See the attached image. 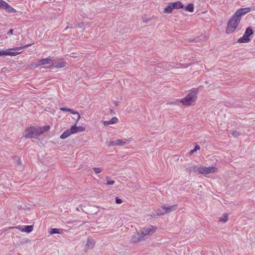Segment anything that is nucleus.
<instances>
[{"mask_svg":"<svg viewBox=\"0 0 255 255\" xmlns=\"http://www.w3.org/2000/svg\"><path fill=\"white\" fill-rule=\"evenodd\" d=\"M251 9L250 7H245L237 10L227 23L226 33L229 34L234 31L240 22L241 16L250 12Z\"/></svg>","mask_w":255,"mask_h":255,"instance_id":"f257e3e1","label":"nucleus"},{"mask_svg":"<svg viewBox=\"0 0 255 255\" xmlns=\"http://www.w3.org/2000/svg\"><path fill=\"white\" fill-rule=\"evenodd\" d=\"M198 92V89H193L186 97L181 99H178L177 101L184 106L189 107L192 106L197 99Z\"/></svg>","mask_w":255,"mask_h":255,"instance_id":"f03ea898","label":"nucleus"},{"mask_svg":"<svg viewBox=\"0 0 255 255\" xmlns=\"http://www.w3.org/2000/svg\"><path fill=\"white\" fill-rule=\"evenodd\" d=\"M85 130V128L83 127H77L76 125L71 126L70 129L66 130L60 135V138L65 139L71 134H75L78 132H83Z\"/></svg>","mask_w":255,"mask_h":255,"instance_id":"7ed1b4c3","label":"nucleus"},{"mask_svg":"<svg viewBox=\"0 0 255 255\" xmlns=\"http://www.w3.org/2000/svg\"><path fill=\"white\" fill-rule=\"evenodd\" d=\"M218 168L214 166H202L199 167L194 166L193 167V171L194 172H198L199 173L202 174H207L210 173H213L217 172Z\"/></svg>","mask_w":255,"mask_h":255,"instance_id":"20e7f679","label":"nucleus"},{"mask_svg":"<svg viewBox=\"0 0 255 255\" xmlns=\"http://www.w3.org/2000/svg\"><path fill=\"white\" fill-rule=\"evenodd\" d=\"M32 44H26L21 47H14L12 48H9L7 50H2V51L0 50V56H3V55H5V56H6V55L16 56V55L20 54L22 52V51L10 52V51H9V50H15V51L20 50L22 49V48L30 46L31 45H32Z\"/></svg>","mask_w":255,"mask_h":255,"instance_id":"39448f33","label":"nucleus"},{"mask_svg":"<svg viewBox=\"0 0 255 255\" xmlns=\"http://www.w3.org/2000/svg\"><path fill=\"white\" fill-rule=\"evenodd\" d=\"M23 136L27 138H36L38 136L37 127L27 128L24 131Z\"/></svg>","mask_w":255,"mask_h":255,"instance_id":"423d86ee","label":"nucleus"},{"mask_svg":"<svg viewBox=\"0 0 255 255\" xmlns=\"http://www.w3.org/2000/svg\"><path fill=\"white\" fill-rule=\"evenodd\" d=\"M157 230V228L152 225L146 226L140 230V233L143 237L150 236L154 234Z\"/></svg>","mask_w":255,"mask_h":255,"instance_id":"0eeeda50","label":"nucleus"},{"mask_svg":"<svg viewBox=\"0 0 255 255\" xmlns=\"http://www.w3.org/2000/svg\"><path fill=\"white\" fill-rule=\"evenodd\" d=\"M253 34V30L251 27H248L242 37L240 38L238 40L239 43H248L250 41L251 39L249 37Z\"/></svg>","mask_w":255,"mask_h":255,"instance_id":"6e6552de","label":"nucleus"},{"mask_svg":"<svg viewBox=\"0 0 255 255\" xmlns=\"http://www.w3.org/2000/svg\"><path fill=\"white\" fill-rule=\"evenodd\" d=\"M66 61L63 58H59L57 59L55 62L52 63L49 66L47 67L50 69H54L55 68H61L64 67L66 65Z\"/></svg>","mask_w":255,"mask_h":255,"instance_id":"1a4fd4ad","label":"nucleus"},{"mask_svg":"<svg viewBox=\"0 0 255 255\" xmlns=\"http://www.w3.org/2000/svg\"><path fill=\"white\" fill-rule=\"evenodd\" d=\"M130 141V138L117 139L110 141V145L111 146H124L128 144Z\"/></svg>","mask_w":255,"mask_h":255,"instance_id":"9d476101","label":"nucleus"},{"mask_svg":"<svg viewBox=\"0 0 255 255\" xmlns=\"http://www.w3.org/2000/svg\"><path fill=\"white\" fill-rule=\"evenodd\" d=\"M52 64V59L50 57H47L46 58L41 59L37 61V62L35 65V67H37L42 65H48L50 66Z\"/></svg>","mask_w":255,"mask_h":255,"instance_id":"9b49d317","label":"nucleus"},{"mask_svg":"<svg viewBox=\"0 0 255 255\" xmlns=\"http://www.w3.org/2000/svg\"><path fill=\"white\" fill-rule=\"evenodd\" d=\"M175 205H172L168 207L162 206L161 209H159L157 211V215H163L165 214L173 211L175 210Z\"/></svg>","mask_w":255,"mask_h":255,"instance_id":"f8f14e48","label":"nucleus"},{"mask_svg":"<svg viewBox=\"0 0 255 255\" xmlns=\"http://www.w3.org/2000/svg\"><path fill=\"white\" fill-rule=\"evenodd\" d=\"M14 228L18 229L21 232H26V233H29L33 231V226L32 225H30V226H24L23 227L17 226V227H12L9 228V229H14Z\"/></svg>","mask_w":255,"mask_h":255,"instance_id":"ddd939ff","label":"nucleus"},{"mask_svg":"<svg viewBox=\"0 0 255 255\" xmlns=\"http://www.w3.org/2000/svg\"><path fill=\"white\" fill-rule=\"evenodd\" d=\"M144 240V237L142 234L136 233L132 238V242L134 243H137Z\"/></svg>","mask_w":255,"mask_h":255,"instance_id":"4468645a","label":"nucleus"},{"mask_svg":"<svg viewBox=\"0 0 255 255\" xmlns=\"http://www.w3.org/2000/svg\"><path fill=\"white\" fill-rule=\"evenodd\" d=\"M50 128L49 126H45L42 127L37 128L38 135L40 134L44 133L45 132L48 131Z\"/></svg>","mask_w":255,"mask_h":255,"instance_id":"2eb2a0df","label":"nucleus"},{"mask_svg":"<svg viewBox=\"0 0 255 255\" xmlns=\"http://www.w3.org/2000/svg\"><path fill=\"white\" fill-rule=\"evenodd\" d=\"M173 9H180L184 7L183 4L179 1L171 3Z\"/></svg>","mask_w":255,"mask_h":255,"instance_id":"dca6fc26","label":"nucleus"},{"mask_svg":"<svg viewBox=\"0 0 255 255\" xmlns=\"http://www.w3.org/2000/svg\"><path fill=\"white\" fill-rule=\"evenodd\" d=\"M4 9L7 12L9 13H15L16 12V10L12 7L9 4L7 3H6Z\"/></svg>","mask_w":255,"mask_h":255,"instance_id":"f3484780","label":"nucleus"},{"mask_svg":"<svg viewBox=\"0 0 255 255\" xmlns=\"http://www.w3.org/2000/svg\"><path fill=\"white\" fill-rule=\"evenodd\" d=\"M228 215L227 213H224L222 216L219 218V222L221 223H226L228 220Z\"/></svg>","mask_w":255,"mask_h":255,"instance_id":"a211bd4d","label":"nucleus"},{"mask_svg":"<svg viewBox=\"0 0 255 255\" xmlns=\"http://www.w3.org/2000/svg\"><path fill=\"white\" fill-rule=\"evenodd\" d=\"M173 8L171 3L168 6L165 7L163 9V12L165 13H171L172 12Z\"/></svg>","mask_w":255,"mask_h":255,"instance_id":"6ab92c4d","label":"nucleus"},{"mask_svg":"<svg viewBox=\"0 0 255 255\" xmlns=\"http://www.w3.org/2000/svg\"><path fill=\"white\" fill-rule=\"evenodd\" d=\"M63 229H57V228H52L51 229L50 234H62L63 233Z\"/></svg>","mask_w":255,"mask_h":255,"instance_id":"aec40b11","label":"nucleus"},{"mask_svg":"<svg viewBox=\"0 0 255 255\" xmlns=\"http://www.w3.org/2000/svg\"><path fill=\"white\" fill-rule=\"evenodd\" d=\"M69 112H70L73 115H77V120H76V123H78L80 119H81V116L79 113L77 111H74L73 109L69 108Z\"/></svg>","mask_w":255,"mask_h":255,"instance_id":"412c9836","label":"nucleus"},{"mask_svg":"<svg viewBox=\"0 0 255 255\" xmlns=\"http://www.w3.org/2000/svg\"><path fill=\"white\" fill-rule=\"evenodd\" d=\"M185 9L187 11L189 12H193L194 11V6L192 3L188 4L185 7Z\"/></svg>","mask_w":255,"mask_h":255,"instance_id":"4be33fe9","label":"nucleus"},{"mask_svg":"<svg viewBox=\"0 0 255 255\" xmlns=\"http://www.w3.org/2000/svg\"><path fill=\"white\" fill-rule=\"evenodd\" d=\"M118 119L117 117H114L109 121L110 125L116 124L118 122Z\"/></svg>","mask_w":255,"mask_h":255,"instance_id":"5701e85b","label":"nucleus"},{"mask_svg":"<svg viewBox=\"0 0 255 255\" xmlns=\"http://www.w3.org/2000/svg\"><path fill=\"white\" fill-rule=\"evenodd\" d=\"M200 149V146L199 145H196L194 148L192 150H191L190 151V154H193L195 152H196L197 150H199Z\"/></svg>","mask_w":255,"mask_h":255,"instance_id":"b1692460","label":"nucleus"},{"mask_svg":"<svg viewBox=\"0 0 255 255\" xmlns=\"http://www.w3.org/2000/svg\"><path fill=\"white\" fill-rule=\"evenodd\" d=\"M93 169L96 174L100 173L103 171V169L101 167H94Z\"/></svg>","mask_w":255,"mask_h":255,"instance_id":"393cba45","label":"nucleus"},{"mask_svg":"<svg viewBox=\"0 0 255 255\" xmlns=\"http://www.w3.org/2000/svg\"><path fill=\"white\" fill-rule=\"evenodd\" d=\"M7 2L3 0H0V8H4Z\"/></svg>","mask_w":255,"mask_h":255,"instance_id":"a878e982","label":"nucleus"},{"mask_svg":"<svg viewBox=\"0 0 255 255\" xmlns=\"http://www.w3.org/2000/svg\"><path fill=\"white\" fill-rule=\"evenodd\" d=\"M106 179H107V185H113L115 184V181L113 180H112V181L110 180L109 177H107L106 178Z\"/></svg>","mask_w":255,"mask_h":255,"instance_id":"bb28decb","label":"nucleus"},{"mask_svg":"<svg viewBox=\"0 0 255 255\" xmlns=\"http://www.w3.org/2000/svg\"><path fill=\"white\" fill-rule=\"evenodd\" d=\"M232 134L235 137H237L239 136V133L237 131L235 130L232 132Z\"/></svg>","mask_w":255,"mask_h":255,"instance_id":"cd10ccee","label":"nucleus"},{"mask_svg":"<svg viewBox=\"0 0 255 255\" xmlns=\"http://www.w3.org/2000/svg\"><path fill=\"white\" fill-rule=\"evenodd\" d=\"M123 202V201L121 199L119 198L118 197L116 198V203L117 204H121Z\"/></svg>","mask_w":255,"mask_h":255,"instance_id":"c85d7f7f","label":"nucleus"},{"mask_svg":"<svg viewBox=\"0 0 255 255\" xmlns=\"http://www.w3.org/2000/svg\"><path fill=\"white\" fill-rule=\"evenodd\" d=\"M93 246H94V244L92 243L89 242V241H87V244L86 245V247H93Z\"/></svg>","mask_w":255,"mask_h":255,"instance_id":"c756f323","label":"nucleus"},{"mask_svg":"<svg viewBox=\"0 0 255 255\" xmlns=\"http://www.w3.org/2000/svg\"><path fill=\"white\" fill-rule=\"evenodd\" d=\"M60 110L61 111H64V112H69V108H64V107H63V108H61L60 109Z\"/></svg>","mask_w":255,"mask_h":255,"instance_id":"7c9ffc66","label":"nucleus"},{"mask_svg":"<svg viewBox=\"0 0 255 255\" xmlns=\"http://www.w3.org/2000/svg\"><path fill=\"white\" fill-rule=\"evenodd\" d=\"M102 122L103 124L105 126H108V125H110L109 121H103Z\"/></svg>","mask_w":255,"mask_h":255,"instance_id":"2f4dec72","label":"nucleus"},{"mask_svg":"<svg viewBox=\"0 0 255 255\" xmlns=\"http://www.w3.org/2000/svg\"><path fill=\"white\" fill-rule=\"evenodd\" d=\"M8 33L10 34H13V30L12 29H10L8 31Z\"/></svg>","mask_w":255,"mask_h":255,"instance_id":"473e14b6","label":"nucleus"},{"mask_svg":"<svg viewBox=\"0 0 255 255\" xmlns=\"http://www.w3.org/2000/svg\"><path fill=\"white\" fill-rule=\"evenodd\" d=\"M170 104H174V105H175V104H176V103H174V102H171V103H170Z\"/></svg>","mask_w":255,"mask_h":255,"instance_id":"72a5a7b5","label":"nucleus"}]
</instances>
